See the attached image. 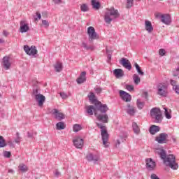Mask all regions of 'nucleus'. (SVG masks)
Masks as SVG:
<instances>
[{
  "label": "nucleus",
  "mask_w": 179,
  "mask_h": 179,
  "mask_svg": "<svg viewBox=\"0 0 179 179\" xmlns=\"http://www.w3.org/2000/svg\"><path fill=\"white\" fill-rule=\"evenodd\" d=\"M73 131V132H79V131H82V126L78 124H74Z\"/></svg>",
  "instance_id": "72a5a7b5"
},
{
  "label": "nucleus",
  "mask_w": 179,
  "mask_h": 179,
  "mask_svg": "<svg viewBox=\"0 0 179 179\" xmlns=\"http://www.w3.org/2000/svg\"><path fill=\"white\" fill-rule=\"evenodd\" d=\"M159 54L161 57H164L166 55V50L164 49H159Z\"/></svg>",
  "instance_id": "37998d69"
},
{
  "label": "nucleus",
  "mask_w": 179,
  "mask_h": 179,
  "mask_svg": "<svg viewBox=\"0 0 179 179\" xmlns=\"http://www.w3.org/2000/svg\"><path fill=\"white\" fill-rule=\"evenodd\" d=\"M135 67L139 75H141V76H143L145 75V73H143V71L141 70V67L139 66V64L138 63H135Z\"/></svg>",
  "instance_id": "f704fd0d"
},
{
  "label": "nucleus",
  "mask_w": 179,
  "mask_h": 179,
  "mask_svg": "<svg viewBox=\"0 0 179 179\" xmlns=\"http://www.w3.org/2000/svg\"><path fill=\"white\" fill-rule=\"evenodd\" d=\"M118 17H120V13L118 12V10L115 9L114 7L106 8L103 19L107 24H110L114 19H117Z\"/></svg>",
  "instance_id": "f03ea898"
},
{
  "label": "nucleus",
  "mask_w": 179,
  "mask_h": 179,
  "mask_svg": "<svg viewBox=\"0 0 179 179\" xmlns=\"http://www.w3.org/2000/svg\"><path fill=\"white\" fill-rule=\"evenodd\" d=\"M52 114L56 120H58L59 121H61V120H64L65 118V115L64 113L59 112L57 109H54L52 110Z\"/></svg>",
  "instance_id": "dca6fc26"
},
{
  "label": "nucleus",
  "mask_w": 179,
  "mask_h": 179,
  "mask_svg": "<svg viewBox=\"0 0 179 179\" xmlns=\"http://www.w3.org/2000/svg\"><path fill=\"white\" fill-rule=\"evenodd\" d=\"M3 66L4 69H6V71H8V69H10V66L12 65V63L10 62V57L6 56L3 58Z\"/></svg>",
  "instance_id": "f8f14e48"
},
{
  "label": "nucleus",
  "mask_w": 179,
  "mask_h": 179,
  "mask_svg": "<svg viewBox=\"0 0 179 179\" xmlns=\"http://www.w3.org/2000/svg\"><path fill=\"white\" fill-rule=\"evenodd\" d=\"M73 143L77 149H82L84 145L83 138L79 136H76L73 139Z\"/></svg>",
  "instance_id": "423d86ee"
},
{
  "label": "nucleus",
  "mask_w": 179,
  "mask_h": 179,
  "mask_svg": "<svg viewBox=\"0 0 179 179\" xmlns=\"http://www.w3.org/2000/svg\"><path fill=\"white\" fill-rule=\"evenodd\" d=\"M173 90H175L176 93H177V94H179V85H176L175 87H173Z\"/></svg>",
  "instance_id": "8fccbe9b"
},
{
  "label": "nucleus",
  "mask_w": 179,
  "mask_h": 179,
  "mask_svg": "<svg viewBox=\"0 0 179 179\" xmlns=\"http://www.w3.org/2000/svg\"><path fill=\"white\" fill-rule=\"evenodd\" d=\"M115 76L117 78H122L124 76V71L121 69H116L113 71Z\"/></svg>",
  "instance_id": "5701e85b"
},
{
  "label": "nucleus",
  "mask_w": 179,
  "mask_h": 179,
  "mask_svg": "<svg viewBox=\"0 0 179 179\" xmlns=\"http://www.w3.org/2000/svg\"><path fill=\"white\" fill-rule=\"evenodd\" d=\"M86 110L87 114L90 115H93V113L94 115L97 116V108L96 106H86Z\"/></svg>",
  "instance_id": "a211bd4d"
},
{
  "label": "nucleus",
  "mask_w": 179,
  "mask_h": 179,
  "mask_svg": "<svg viewBox=\"0 0 179 179\" xmlns=\"http://www.w3.org/2000/svg\"><path fill=\"white\" fill-rule=\"evenodd\" d=\"M125 89H127L128 92H134V90H135L134 85H127L125 86Z\"/></svg>",
  "instance_id": "4c0bfd02"
},
{
  "label": "nucleus",
  "mask_w": 179,
  "mask_h": 179,
  "mask_svg": "<svg viewBox=\"0 0 179 179\" xmlns=\"http://www.w3.org/2000/svg\"><path fill=\"white\" fill-rule=\"evenodd\" d=\"M87 159L89 162H93V154L90 153L87 155Z\"/></svg>",
  "instance_id": "c03bdc74"
},
{
  "label": "nucleus",
  "mask_w": 179,
  "mask_h": 179,
  "mask_svg": "<svg viewBox=\"0 0 179 179\" xmlns=\"http://www.w3.org/2000/svg\"><path fill=\"white\" fill-rule=\"evenodd\" d=\"M159 131H160V127L156 125H152L150 128V133L152 135H155L157 132H159Z\"/></svg>",
  "instance_id": "a878e982"
},
{
  "label": "nucleus",
  "mask_w": 179,
  "mask_h": 179,
  "mask_svg": "<svg viewBox=\"0 0 179 179\" xmlns=\"http://www.w3.org/2000/svg\"><path fill=\"white\" fill-rule=\"evenodd\" d=\"M81 47H83V48H85V50H90V48L87 47V44H86L85 42L82 43Z\"/></svg>",
  "instance_id": "09e8293b"
},
{
  "label": "nucleus",
  "mask_w": 179,
  "mask_h": 179,
  "mask_svg": "<svg viewBox=\"0 0 179 179\" xmlns=\"http://www.w3.org/2000/svg\"><path fill=\"white\" fill-rule=\"evenodd\" d=\"M146 166L148 170H153V169L156 167V162H155L152 158L148 159L146 160Z\"/></svg>",
  "instance_id": "aec40b11"
},
{
  "label": "nucleus",
  "mask_w": 179,
  "mask_h": 179,
  "mask_svg": "<svg viewBox=\"0 0 179 179\" xmlns=\"http://www.w3.org/2000/svg\"><path fill=\"white\" fill-rule=\"evenodd\" d=\"M121 65L124 66V68H126V69H128L129 71H131L132 69V66L131 65V62L128 60V59L126 58H122L120 61Z\"/></svg>",
  "instance_id": "ddd939ff"
},
{
  "label": "nucleus",
  "mask_w": 179,
  "mask_h": 179,
  "mask_svg": "<svg viewBox=\"0 0 179 179\" xmlns=\"http://www.w3.org/2000/svg\"><path fill=\"white\" fill-rule=\"evenodd\" d=\"M100 160V155L99 154L93 155V162H99Z\"/></svg>",
  "instance_id": "ea45409f"
},
{
  "label": "nucleus",
  "mask_w": 179,
  "mask_h": 179,
  "mask_svg": "<svg viewBox=\"0 0 179 179\" xmlns=\"http://www.w3.org/2000/svg\"><path fill=\"white\" fill-rule=\"evenodd\" d=\"M60 96L62 99H68V95L64 92H61Z\"/></svg>",
  "instance_id": "603ef678"
},
{
  "label": "nucleus",
  "mask_w": 179,
  "mask_h": 179,
  "mask_svg": "<svg viewBox=\"0 0 179 179\" xmlns=\"http://www.w3.org/2000/svg\"><path fill=\"white\" fill-rule=\"evenodd\" d=\"M155 141L158 142V143H166L167 141V134L164 133H162L156 137Z\"/></svg>",
  "instance_id": "4468645a"
},
{
  "label": "nucleus",
  "mask_w": 179,
  "mask_h": 179,
  "mask_svg": "<svg viewBox=\"0 0 179 179\" xmlns=\"http://www.w3.org/2000/svg\"><path fill=\"white\" fill-rule=\"evenodd\" d=\"M35 99L39 107H42L43 104H44V102L45 101V96L41 94H35Z\"/></svg>",
  "instance_id": "9d476101"
},
{
  "label": "nucleus",
  "mask_w": 179,
  "mask_h": 179,
  "mask_svg": "<svg viewBox=\"0 0 179 179\" xmlns=\"http://www.w3.org/2000/svg\"><path fill=\"white\" fill-rule=\"evenodd\" d=\"M133 80H134V84H136V85L141 83V78H139V76H138V74H134L133 76Z\"/></svg>",
  "instance_id": "7c9ffc66"
},
{
  "label": "nucleus",
  "mask_w": 179,
  "mask_h": 179,
  "mask_svg": "<svg viewBox=\"0 0 179 179\" xmlns=\"http://www.w3.org/2000/svg\"><path fill=\"white\" fill-rule=\"evenodd\" d=\"M18 169L20 171H22V173H26V171H27L29 170V168L27 167V165H25L24 164H20L18 166Z\"/></svg>",
  "instance_id": "c85d7f7f"
},
{
  "label": "nucleus",
  "mask_w": 179,
  "mask_h": 179,
  "mask_svg": "<svg viewBox=\"0 0 179 179\" xmlns=\"http://www.w3.org/2000/svg\"><path fill=\"white\" fill-rule=\"evenodd\" d=\"M157 94L159 96H166L167 94V87L163 84L157 86Z\"/></svg>",
  "instance_id": "1a4fd4ad"
},
{
  "label": "nucleus",
  "mask_w": 179,
  "mask_h": 179,
  "mask_svg": "<svg viewBox=\"0 0 179 179\" xmlns=\"http://www.w3.org/2000/svg\"><path fill=\"white\" fill-rule=\"evenodd\" d=\"M156 153L159 154L161 159L164 160L165 166H169L172 170H177L178 169V164L176 162V157L173 155H166V151L163 148H157L155 150Z\"/></svg>",
  "instance_id": "f257e3e1"
},
{
  "label": "nucleus",
  "mask_w": 179,
  "mask_h": 179,
  "mask_svg": "<svg viewBox=\"0 0 179 179\" xmlns=\"http://www.w3.org/2000/svg\"><path fill=\"white\" fill-rule=\"evenodd\" d=\"M96 118L99 121H101L104 124H107L108 122V115H96Z\"/></svg>",
  "instance_id": "412c9836"
},
{
  "label": "nucleus",
  "mask_w": 179,
  "mask_h": 179,
  "mask_svg": "<svg viewBox=\"0 0 179 179\" xmlns=\"http://www.w3.org/2000/svg\"><path fill=\"white\" fill-rule=\"evenodd\" d=\"M42 15L45 16V17H47V12L43 13Z\"/></svg>",
  "instance_id": "13d9d810"
},
{
  "label": "nucleus",
  "mask_w": 179,
  "mask_h": 179,
  "mask_svg": "<svg viewBox=\"0 0 179 179\" xmlns=\"http://www.w3.org/2000/svg\"><path fill=\"white\" fill-rule=\"evenodd\" d=\"M145 30L148 33H152L153 31V26H152V22H150V21L145 20Z\"/></svg>",
  "instance_id": "b1692460"
},
{
  "label": "nucleus",
  "mask_w": 179,
  "mask_h": 179,
  "mask_svg": "<svg viewBox=\"0 0 179 179\" xmlns=\"http://www.w3.org/2000/svg\"><path fill=\"white\" fill-rule=\"evenodd\" d=\"M155 16H157V17L159 16V14L155 15Z\"/></svg>",
  "instance_id": "052dcab7"
},
{
  "label": "nucleus",
  "mask_w": 179,
  "mask_h": 179,
  "mask_svg": "<svg viewBox=\"0 0 179 179\" xmlns=\"http://www.w3.org/2000/svg\"><path fill=\"white\" fill-rule=\"evenodd\" d=\"M121 142H124L122 137H120V139L117 140L116 148H118V146L121 145Z\"/></svg>",
  "instance_id": "a18cd8bd"
},
{
  "label": "nucleus",
  "mask_w": 179,
  "mask_h": 179,
  "mask_svg": "<svg viewBox=\"0 0 179 179\" xmlns=\"http://www.w3.org/2000/svg\"><path fill=\"white\" fill-rule=\"evenodd\" d=\"M161 21L164 24H170L171 23V17L169 14L161 15Z\"/></svg>",
  "instance_id": "f3484780"
},
{
  "label": "nucleus",
  "mask_w": 179,
  "mask_h": 179,
  "mask_svg": "<svg viewBox=\"0 0 179 179\" xmlns=\"http://www.w3.org/2000/svg\"><path fill=\"white\" fill-rule=\"evenodd\" d=\"M88 97L90 99V101H92V103H94V106H96V101H97V99H96V95H94V93L90 92L88 94Z\"/></svg>",
  "instance_id": "cd10ccee"
},
{
  "label": "nucleus",
  "mask_w": 179,
  "mask_h": 179,
  "mask_svg": "<svg viewBox=\"0 0 179 179\" xmlns=\"http://www.w3.org/2000/svg\"><path fill=\"white\" fill-rule=\"evenodd\" d=\"M80 10L81 12H88L89 6L87 3H83L80 5Z\"/></svg>",
  "instance_id": "2f4dec72"
},
{
  "label": "nucleus",
  "mask_w": 179,
  "mask_h": 179,
  "mask_svg": "<svg viewBox=\"0 0 179 179\" xmlns=\"http://www.w3.org/2000/svg\"><path fill=\"white\" fill-rule=\"evenodd\" d=\"M91 5L92 6L93 9H95V10H99L101 6L100 1L97 0H91Z\"/></svg>",
  "instance_id": "4be33fe9"
},
{
  "label": "nucleus",
  "mask_w": 179,
  "mask_h": 179,
  "mask_svg": "<svg viewBox=\"0 0 179 179\" xmlns=\"http://www.w3.org/2000/svg\"><path fill=\"white\" fill-rule=\"evenodd\" d=\"M6 146V142L3 138V136H0V148H5Z\"/></svg>",
  "instance_id": "c9c22d12"
},
{
  "label": "nucleus",
  "mask_w": 179,
  "mask_h": 179,
  "mask_svg": "<svg viewBox=\"0 0 179 179\" xmlns=\"http://www.w3.org/2000/svg\"><path fill=\"white\" fill-rule=\"evenodd\" d=\"M98 128L101 129V135L102 138V142L104 148H108L110 146V142H108V133L107 132V128L106 126L100 123H96Z\"/></svg>",
  "instance_id": "7ed1b4c3"
},
{
  "label": "nucleus",
  "mask_w": 179,
  "mask_h": 179,
  "mask_svg": "<svg viewBox=\"0 0 179 179\" xmlns=\"http://www.w3.org/2000/svg\"><path fill=\"white\" fill-rule=\"evenodd\" d=\"M150 116L153 120H155V122L160 123L163 120V116L162 115V110L159 108H153L150 110Z\"/></svg>",
  "instance_id": "20e7f679"
},
{
  "label": "nucleus",
  "mask_w": 179,
  "mask_h": 179,
  "mask_svg": "<svg viewBox=\"0 0 179 179\" xmlns=\"http://www.w3.org/2000/svg\"><path fill=\"white\" fill-rule=\"evenodd\" d=\"M164 110H165L166 118H167L168 120H170V118H171V115H170V113H169V110H167V108H164Z\"/></svg>",
  "instance_id": "a19ab883"
},
{
  "label": "nucleus",
  "mask_w": 179,
  "mask_h": 179,
  "mask_svg": "<svg viewBox=\"0 0 179 179\" xmlns=\"http://www.w3.org/2000/svg\"><path fill=\"white\" fill-rule=\"evenodd\" d=\"M57 129L61 131V129H65V124L62 122H59L56 124Z\"/></svg>",
  "instance_id": "473e14b6"
},
{
  "label": "nucleus",
  "mask_w": 179,
  "mask_h": 179,
  "mask_svg": "<svg viewBox=\"0 0 179 179\" xmlns=\"http://www.w3.org/2000/svg\"><path fill=\"white\" fill-rule=\"evenodd\" d=\"M24 50L25 51L26 54L28 55H32L34 56L36 54H37V48H36V46H31L29 45H24Z\"/></svg>",
  "instance_id": "0eeeda50"
},
{
  "label": "nucleus",
  "mask_w": 179,
  "mask_h": 179,
  "mask_svg": "<svg viewBox=\"0 0 179 179\" xmlns=\"http://www.w3.org/2000/svg\"><path fill=\"white\" fill-rule=\"evenodd\" d=\"M87 33L88 34V40L90 41H93V40H99V36L96 32V29L93 27H89L87 29Z\"/></svg>",
  "instance_id": "39448f33"
},
{
  "label": "nucleus",
  "mask_w": 179,
  "mask_h": 179,
  "mask_svg": "<svg viewBox=\"0 0 179 179\" xmlns=\"http://www.w3.org/2000/svg\"><path fill=\"white\" fill-rule=\"evenodd\" d=\"M127 113L129 115H135V113H136V110L134 106H131V105L128 104Z\"/></svg>",
  "instance_id": "393cba45"
},
{
  "label": "nucleus",
  "mask_w": 179,
  "mask_h": 179,
  "mask_svg": "<svg viewBox=\"0 0 179 179\" xmlns=\"http://www.w3.org/2000/svg\"><path fill=\"white\" fill-rule=\"evenodd\" d=\"M178 75L177 74H173V76H177Z\"/></svg>",
  "instance_id": "bf43d9fd"
},
{
  "label": "nucleus",
  "mask_w": 179,
  "mask_h": 179,
  "mask_svg": "<svg viewBox=\"0 0 179 179\" xmlns=\"http://www.w3.org/2000/svg\"><path fill=\"white\" fill-rule=\"evenodd\" d=\"M42 24L46 29H47V27H50V22H48V21H47V20H42Z\"/></svg>",
  "instance_id": "79ce46f5"
},
{
  "label": "nucleus",
  "mask_w": 179,
  "mask_h": 179,
  "mask_svg": "<svg viewBox=\"0 0 179 179\" xmlns=\"http://www.w3.org/2000/svg\"><path fill=\"white\" fill-rule=\"evenodd\" d=\"M134 6V0H127V8H132Z\"/></svg>",
  "instance_id": "58836bf2"
},
{
  "label": "nucleus",
  "mask_w": 179,
  "mask_h": 179,
  "mask_svg": "<svg viewBox=\"0 0 179 179\" xmlns=\"http://www.w3.org/2000/svg\"><path fill=\"white\" fill-rule=\"evenodd\" d=\"M0 97H1V94H0Z\"/></svg>",
  "instance_id": "e2e57ef3"
},
{
  "label": "nucleus",
  "mask_w": 179,
  "mask_h": 179,
  "mask_svg": "<svg viewBox=\"0 0 179 179\" xmlns=\"http://www.w3.org/2000/svg\"><path fill=\"white\" fill-rule=\"evenodd\" d=\"M55 3H59L61 2V0H53Z\"/></svg>",
  "instance_id": "4d7b16f0"
},
{
  "label": "nucleus",
  "mask_w": 179,
  "mask_h": 179,
  "mask_svg": "<svg viewBox=\"0 0 179 179\" xmlns=\"http://www.w3.org/2000/svg\"><path fill=\"white\" fill-rule=\"evenodd\" d=\"M132 127L134 134H136V135H139V134H141V129L139 128V126H138V124L134 122L132 124Z\"/></svg>",
  "instance_id": "bb28decb"
},
{
  "label": "nucleus",
  "mask_w": 179,
  "mask_h": 179,
  "mask_svg": "<svg viewBox=\"0 0 179 179\" xmlns=\"http://www.w3.org/2000/svg\"><path fill=\"white\" fill-rule=\"evenodd\" d=\"M3 156H4V157L9 158L11 156V153H10V152H8V151H4Z\"/></svg>",
  "instance_id": "49530a36"
},
{
  "label": "nucleus",
  "mask_w": 179,
  "mask_h": 179,
  "mask_svg": "<svg viewBox=\"0 0 179 179\" xmlns=\"http://www.w3.org/2000/svg\"><path fill=\"white\" fill-rule=\"evenodd\" d=\"M36 16H37V18H34V20L36 22H37V20H40V19H41V14H40V13H38V12H36Z\"/></svg>",
  "instance_id": "de8ad7c7"
},
{
  "label": "nucleus",
  "mask_w": 179,
  "mask_h": 179,
  "mask_svg": "<svg viewBox=\"0 0 179 179\" xmlns=\"http://www.w3.org/2000/svg\"><path fill=\"white\" fill-rule=\"evenodd\" d=\"M95 107H96V113L99 110L101 113H106L108 108H107V105H102L101 102L96 101L95 103Z\"/></svg>",
  "instance_id": "9b49d317"
},
{
  "label": "nucleus",
  "mask_w": 179,
  "mask_h": 179,
  "mask_svg": "<svg viewBox=\"0 0 179 179\" xmlns=\"http://www.w3.org/2000/svg\"><path fill=\"white\" fill-rule=\"evenodd\" d=\"M144 106H145V103L141 101L140 100H137L138 108H139L140 110H142Z\"/></svg>",
  "instance_id": "e433bc0d"
},
{
  "label": "nucleus",
  "mask_w": 179,
  "mask_h": 179,
  "mask_svg": "<svg viewBox=\"0 0 179 179\" xmlns=\"http://www.w3.org/2000/svg\"><path fill=\"white\" fill-rule=\"evenodd\" d=\"M86 80V71L81 72L79 77L77 78L76 82L78 85H82V83H85Z\"/></svg>",
  "instance_id": "6ab92c4d"
},
{
  "label": "nucleus",
  "mask_w": 179,
  "mask_h": 179,
  "mask_svg": "<svg viewBox=\"0 0 179 179\" xmlns=\"http://www.w3.org/2000/svg\"><path fill=\"white\" fill-rule=\"evenodd\" d=\"M171 85L173 86V87H175L177 85V81L173 80H171Z\"/></svg>",
  "instance_id": "3c124183"
},
{
  "label": "nucleus",
  "mask_w": 179,
  "mask_h": 179,
  "mask_svg": "<svg viewBox=\"0 0 179 179\" xmlns=\"http://www.w3.org/2000/svg\"><path fill=\"white\" fill-rule=\"evenodd\" d=\"M55 175L56 177H59V176H61V173L58 171H56Z\"/></svg>",
  "instance_id": "5fc2aeb1"
},
{
  "label": "nucleus",
  "mask_w": 179,
  "mask_h": 179,
  "mask_svg": "<svg viewBox=\"0 0 179 179\" xmlns=\"http://www.w3.org/2000/svg\"><path fill=\"white\" fill-rule=\"evenodd\" d=\"M55 69L56 72H61V71H62V63L57 62L55 64Z\"/></svg>",
  "instance_id": "c756f323"
},
{
  "label": "nucleus",
  "mask_w": 179,
  "mask_h": 179,
  "mask_svg": "<svg viewBox=\"0 0 179 179\" xmlns=\"http://www.w3.org/2000/svg\"><path fill=\"white\" fill-rule=\"evenodd\" d=\"M120 94L121 99L124 101H126L127 103L131 101V95L128 94L127 92H125L124 91L120 90Z\"/></svg>",
  "instance_id": "2eb2a0df"
},
{
  "label": "nucleus",
  "mask_w": 179,
  "mask_h": 179,
  "mask_svg": "<svg viewBox=\"0 0 179 179\" xmlns=\"http://www.w3.org/2000/svg\"><path fill=\"white\" fill-rule=\"evenodd\" d=\"M3 34L5 36V37H6L8 36V32L6 31H3Z\"/></svg>",
  "instance_id": "6e6d98bb"
},
{
  "label": "nucleus",
  "mask_w": 179,
  "mask_h": 179,
  "mask_svg": "<svg viewBox=\"0 0 179 179\" xmlns=\"http://www.w3.org/2000/svg\"><path fill=\"white\" fill-rule=\"evenodd\" d=\"M30 30L29 23L24 20H22L20 22V33H27Z\"/></svg>",
  "instance_id": "6e6552de"
},
{
  "label": "nucleus",
  "mask_w": 179,
  "mask_h": 179,
  "mask_svg": "<svg viewBox=\"0 0 179 179\" xmlns=\"http://www.w3.org/2000/svg\"><path fill=\"white\" fill-rule=\"evenodd\" d=\"M94 90L96 92V93H101V88H99V87H95L94 88Z\"/></svg>",
  "instance_id": "864d4df0"
},
{
  "label": "nucleus",
  "mask_w": 179,
  "mask_h": 179,
  "mask_svg": "<svg viewBox=\"0 0 179 179\" xmlns=\"http://www.w3.org/2000/svg\"><path fill=\"white\" fill-rule=\"evenodd\" d=\"M36 93H37V90H36Z\"/></svg>",
  "instance_id": "680f3d73"
}]
</instances>
